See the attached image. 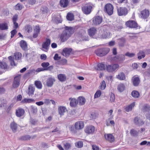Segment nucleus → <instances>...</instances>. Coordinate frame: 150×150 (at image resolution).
<instances>
[{"mask_svg": "<svg viewBox=\"0 0 150 150\" xmlns=\"http://www.w3.org/2000/svg\"><path fill=\"white\" fill-rule=\"evenodd\" d=\"M55 81V78L52 76H49L46 81V85L48 87H51Z\"/></svg>", "mask_w": 150, "mask_h": 150, "instance_id": "4", "label": "nucleus"}, {"mask_svg": "<svg viewBox=\"0 0 150 150\" xmlns=\"http://www.w3.org/2000/svg\"><path fill=\"white\" fill-rule=\"evenodd\" d=\"M95 69L98 70H102L105 69V65L102 63L98 64Z\"/></svg>", "mask_w": 150, "mask_h": 150, "instance_id": "31", "label": "nucleus"}, {"mask_svg": "<svg viewBox=\"0 0 150 150\" xmlns=\"http://www.w3.org/2000/svg\"><path fill=\"white\" fill-rule=\"evenodd\" d=\"M35 88L31 85L29 86L28 88V94L29 95H33L35 91Z\"/></svg>", "mask_w": 150, "mask_h": 150, "instance_id": "29", "label": "nucleus"}, {"mask_svg": "<svg viewBox=\"0 0 150 150\" xmlns=\"http://www.w3.org/2000/svg\"><path fill=\"white\" fill-rule=\"evenodd\" d=\"M64 144V148L66 150L69 149L71 146V144L69 143H66L65 144Z\"/></svg>", "mask_w": 150, "mask_h": 150, "instance_id": "58", "label": "nucleus"}, {"mask_svg": "<svg viewBox=\"0 0 150 150\" xmlns=\"http://www.w3.org/2000/svg\"><path fill=\"white\" fill-rule=\"evenodd\" d=\"M50 65L48 62H44L41 64V66L43 68L44 70H45L47 67Z\"/></svg>", "mask_w": 150, "mask_h": 150, "instance_id": "50", "label": "nucleus"}, {"mask_svg": "<svg viewBox=\"0 0 150 150\" xmlns=\"http://www.w3.org/2000/svg\"><path fill=\"white\" fill-rule=\"evenodd\" d=\"M67 110L66 108L64 106L59 107L58 108V111L59 114L61 115H62Z\"/></svg>", "mask_w": 150, "mask_h": 150, "instance_id": "24", "label": "nucleus"}, {"mask_svg": "<svg viewBox=\"0 0 150 150\" xmlns=\"http://www.w3.org/2000/svg\"><path fill=\"white\" fill-rule=\"evenodd\" d=\"M28 2L29 3V4L30 5H33L34 4L35 2V0H27Z\"/></svg>", "mask_w": 150, "mask_h": 150, "instance_id": "64", "label": "nucleus"}, {"mask_svg": "<svg viewBox=\"0 0 150 150\" xmlns=\"http://www.w3.org/2000/svg\"><path fill=\"white\" fill-rule=\"evenodd\" d=\"M23 6L20 4H17L15 6V8L16 10H20L22 9Z\"/></svg>", "mask_w": 150, "mask_h": 150, "instance_id": "52", "label": "nucleus"}, {"mask_svg": "<svg viewBox=\"0 0 150 150\" xmlns=\"http://www.w3.org/2000/svg\"><path fill=\"white\" fill-rule=\"evenodd\" d=\"M35 101L34 99H32L25 98L21 101L22 103H33Z\"/></svg>", "mask_w": 150, "mask_h": 150, "instance_id": "37", "label": "nucleus"}, {"mask_svg": "<svg viewBox=\"0 0 150 150\" xmlns=\"http://www.w3.org/2000/svg\"><path fill=\"white\" fill-rule=\"evenodd\" d=\"M8 29V25L5 23H0V30H4Z\"/></svg>", "mask_w": 150, "mask_h": 150, "instance_id": "35", "label": "nucleus"}, {"mask_svg": "<svg viewBox=\"0 0 150 150\" xmlns=\"http://www.w3.org/2000/svg\"><path fill=\"white\" fill-rule=\"evenodd\" d=\"M95 130V127L93 125H89L86 127L85 129V132L87 133L92 134Z\"/></svg>", "mask_w": 150, "mask_h": 150, "instance_id": "12", "label": "nucleus"}, {"mask_svg": "<svg viewBox=\"0 0 150 150\" xmlns=\"http://www.w3.org/2000/svg\"><path fill=\"white\" fill-rule=\"evenodd\" d=\"M125 89V86L124 84L120 83L118 85L117 89L120 92H122Z\"/></svg>", "mask_w": 150, "mask_h": 150, "instance_id": "32", "label": "nucleus"}, {"mask_svg": "<svg viewBox=\"0 0 150 150\" xmlns=\"http://www.w3.org/2000/svg\"><path fill=\"white\" fill-rule=\"evenodd\" d=\"M20 45L24 50H26L27 48V45L26 42L23 40H21L20 42Z\"/></svg>", "mask_w": 150, "mask_h": 150, "instance_id": "25", "label": "nucleus"}, {"mask_svg": "<svg viewBox=\"0 0 150 150\" xmlns=\"http://www.w3.org/2000/svg\"><path fill=\"white\" fill-rule=\"evenodd\" d=\"M110 101L111 103L114 102L115 99L114 94L112 93H111L110 94Z\"/></svg>", "mask_w": 150, "mask_h": 150, "instance_id": "57", "label": "nucleus"}, {"mask_svg": "<svg viewBox=\"0 0 150 150\" xmlns=\"http://www.w3.org/2000/svg\"><path fill=\"white\" fill-rule=\"evenodd\" d=\"M20 79L21 77L20 76H17L14 78L12 85L14 88H17L19 86Z\"/></svg>", "mask_w": 150, "mask_h": 150, "instance_id": "10", "label": "nucleus"}, {"mask_svg": "<svg viewBox=\"0 0 150 150\" xmlns=\"http://www.w3.org/2000/svg\"><path fill=\"white\" fill-rule=\"evenodd\" d=\"M37 108L36 107L32 105L30 107V110L34 113H36L37 112Z\"/></svg>", "mask_w": 150, "mask_h": 150, "instance_id": "53", "label": "nucleus"}, {"mask_svg": "<svg viewBox=\"0 0 150 150\" xmlns=\"http://www.w3.org/2000/svg\"><path fill=\"white\" fill-rule=\"evenodd\" d=\"M104 10L109 15H111L113 13V7L110 4H107L105 6Z\"/></svg>", "mask_w": 150, "mask_h": 150, "instance_id": "3", "label": "nucleus"}, {"mask_svg": "<svg viewBox=\"0 0 150 150\" xmlns=\"http://www.w3.org/2000/svg\"><path fill=\"white\" fill-rule=\"evenodd\" d=\"M61 57L59 56L57 54H56L54 57V59L55 60H58L61 59Z\"/></svg>", "mask_w": 150, "mask_h": 150, "instance_id": "62", "label": "nucleus"}, {"mask_svg": "<svg viewBox=\"0 0 150 150\" xmlns=\"http://www.w3.org/2000/svg\"><path fill=\"white\" fill-rule=\"evenodd\" d=\"M134 122L136 125L138 126H142L144 124L143 121L139 117H137L134 118Z\"/></svg>", "mask_w": 150, "mask_h": 150, "instance_id": "16", "label": "nucleus"}, {"mask_svg": "<svg viewBox=\"0 0 150 150\" xmlns=\"http://www.w3.org/2000/svg\"><path fill=\"white\" fill-rule=\"evenodd\" d=\"M55 21L57 23H62V20L60 15H59L58 17H57L56 18Z\"/></svg>", "mask_w": 150, "mask_h": 150, "instance_id": "56", "label": "nucleus"}, {"mask_svg": "<svg viewBox=\"0 0 150 150\" xmlns=\"http://www.w3.org/2000/svg\"><path fill=\"white\" fill-rule=\"evenodd\" d=\"M65 30L63 31L60 35V38L62 42L66 41L71 36L73 32L72 27L66 26L64 27Z\"/></svg>", "mask_w": 150, "mask_h": 150, "instance_id": "1", "label": "nucleus"}, {"mask_svg": "<svg viewBox=\"0 0 150 150\" xmlns=\"http://www.w3.org/2000/svg\"><path fill=\"white\" fill-rule=\"evenodd\" d=\"M97 32L96 28L94 27L90 28L88 31V35L93 38H94V36L96 34Z\"/></svg>", "mask_w": 150, "mask_h": 150, "instance_id": "14", "label": "nucleus"}, {"mask_svg": "<svg viewBox=\"0 0 150 150\" xmlns=\"http://www.w3.org/2000/svg\"><path fill=\"white\" fill-rule=\"evenodd\" d=\"M17 31L16 29H14L11 31V38H12L14 35L16 34Z\"/></svg>", "mask_w": 150, "mask_h": 150, "instance_id": "61", "label": "nucleus"}, {"mask_svg": "<svg viewBox=\"0 0 150 150\" xmlns=\"http://www.w3.org/2000/svg\"><path fill=\"white\" fill-rule=\"evenodd\" d=\"M11 128L12 130V131L15 132L16 131L17 127V124L14 122H12L10 125Z\"/></svg>", "mask_w": 150, "mask_h": 150, "instance_id": "33", "label": "nucleus"}, {"mask_svg": "<svg viewBox=\"0 0 150 150\" xmlns=\"http://www.w3.org/2000/svg\"><path fill=\"white\" fill-rule=\"evenodd\" d=\"M112 59L119 63H121L125 59V56L122 54H119L113 57Z\"/></svg>", "mask_w": 150, "mask_h": 150, "instance_id": "9", "label": "nucleus"}, {"mask_svg": "<svg viewBox=\"0 0 150 150\" xmlns=\"http://www.w3.org/2000/svg\"><path fill=\"white\" fill-rule=\"evenodd\" d=\"M35 84L37 88L40 89L42 88V85L40 81H35Z\"/></svg>", "mask_w": 150, "mask_h": 150, "instance_id": "41", "label": "nucleus"}, {"mask_svg": "<svg viewBox=\"0 0 150 150\" xmlns=\"http://www.w3.org/2000/svg\"><path fill=\"white\" fill-rule=\"evenodd\" d=\"M149 15V10L144 9L141 11L140 16L143 19H145L148 17Z\"/></svg>", "mask_w": 150, "mask_h": 150, "instance_id": "13", "label": "nucleus"}, {"mask_svg": "<svg viewBox=\"0 0 150 150\" xmlns=\"http://www.w3.org/2000/svg\"><path fill=\"white\" fill-rule=\"evenodd\" d=\"M118 44L119 46L123 47L124 46L126 40L124 38H121L117 39Z\"/></svg>", "mask_w": 150, "mask_h": 150, "instance_id": "22", "label": "nucleus"}, {"mask_svg": "<svg viewBox=\"0 0 150 150\" xmlns=\"http://www.w3.org/2000/svg\"><path fill=\"white\" fill-rule=\"evenodd\" d=\"M6 104L4 100H0V107L6 106Z\"/></svg>", "mask_w": 150, "mask_h": 150, "instance_id": "63", "label": "nucleus"}, {"mask_svg": "<svg viewBox=\"0 0 150 150\" xmlns=\"http://www.w3.org/2000/svg\"><path fill=\"white\" fill-rule=\"evenodd\" d=\"M86 100L84 98L79 97L78 98V101L80 105H83L85 103Z\"/></svg>", "mask_w": 150, "mask_h": 150, "instance_id": "42", "label": "nucleus"}, {"mask_svg": "<svg viewBox=\"0 0 150 150\" xmlns=\"http://www.w3.org/2000/svg\"><path fill=\"white\" fill-rule=\"evenodd\" d=\"M72 51L71 48H64L62 52V54L66 57H68Z\"/></svg>", "mask_w": 150, "mask_h": 150, "instance_id": "17", "label": "nucleus"}, {"mask_svg": "<svg viewBox=\"0 0 150 150\" xmlns=\"http://www.w3.org/2000/svg\"><path fill=\"white\" fill-rule=\"evenodd\" d=\"M132 96L134 98H138L139 97V92L136 91H133L131 93Z\"/></svg>", "mask_w": 150, "mask_h": 150, "instance_id": "39", "label": "nucleus"}, {"mask_svg": "<svg viewBox=\"0 0 150 150\" xmlns=\"http://www.w3.org/2000/svg\"><path fill=\"white\" fill-rule=\"evenodd\" d=\"M84 126V123L81 121H79L76 123L75 127L76 129H80L83 128Z\"/></svg>", "mask_w": 150, "mask_h": 150, "instance_id": "18", "label": "nucleus"}, {"mask_svg": "<svg viewBox=\"0 0 150 150\" xmlns=\"http://www.w3.org/2000/svg\"><path fill=\"white\" fill-rule=\"evenodd\" d=\"M135 105V102H133L130 105L127 106L125 108V110L127 112H129L131 111L132 108H134Z\"/></svg>", "mask_w": 150, "mask_h": 150, "instance_id": "30", "label": "nucleus"}, {"mask_svg": "<svg viewBox=\"0 0 150 150\" xmlns=\"http://www.w3.org/2000/svg\"><path fill=\"white\" fill-rule=\"evenodd\" d=\"M109 36V33L106 31H104L103 33L101 35V37L103 38H108Z\"/></svg>", "mask_w": 150, "mask_h": 150, "instance_id": "49", "label": "nucleus"}, {"mask_svg": "<svg viewBox=\"0 0 150 150\" xmlns=\"http://www.w3.org/2000/svg\"><path fill=\"white\" fill-rule=\"evenodd\" d=\"M92 6H91L86 5L82 7V10L83 13L86 14H89L91 11Z\"/></svg>", "mask_w": 150, "mask_h": 150, "instance_id": "7", "label": "nucleus"}, {"mask_svg": "<svg viewBox=\"0 0 150 150\" xmlns=\"http://www.w3.org/2000/svg\"><path fill=\"white\" fill-rule=\"evenodd\" d=\"M67 19L70 21H72L74 20V16L71 13H68L67 16Z\"/></svg>", "mask_w": 150, "mask_h": 150, "instance_id": "44", "label": "nucleus"}, {"mask_svg": "<svg viewBox=\"0 0 150 150\" xmlns=\"http://www.w3.org/2000/svg\"><path fill=\"white\" fill-rule=\"evenodd\" d=\"M25 112V110L23 109L18 108L16 110V114L17 117H20L23 115Z\"/></svg>", "mask_w": 150, "mask_h": 150, "instance_id": "19", "label": "nucleus"}, {"mask_svg": "<svg viewBox=\"0 0 150 150\" xmlns=\"http://www.w3.org/2000/svg\"><path fill=\"white\" fill-rule=\"evenodd\" d=\"M69 100H70V105L71 107H74L76 106V100L74 98H69Z\"/></svg>", "mask_w": 150, "mask_h": 150, "instance_id": "38", "label": "nucleus"}, {"mask_svg": "<svg viewBox=\"0 0 150 150\" xmlns=\"http://www.w3.org/2000/svg\"><path fill=\"white\" fill-rule=\"evenodd\" d=\"M102 94V92L100 90L97 91L94 95V98H96L100 97Z\"/></svg>", "mask_w": 150, "mask_h": 150, "instance_id": "47", "label": "nucleus"}, {"mask_svg": "<svg viewBox=\"0 0 150 150\" xmlns=\"http://www.w3.org/2000/svg\"><path fill=\"white\" fill-rule=\"evenodd\" d=\"M14 56L15 57V59L18 60L21 58L22 57V54L20 52H17L15 53Z\"/></svg>", "mask_w": 150, "mask_h": 150, "instance_id": "45", "label": "nucleus"}, {"mask_svg": "<svg viewBox=\"0 0 150 150\" xmlns=\"http://www.w3.org/2000/svg\"><path fill=\"white\" fill-rule=\"evenodd\" d=\"M119 66L118 64L108 65L107 66L106 70L109 72H112L119 68Z\"/></svg>", "mask_w": 150, "mask_h": 150, "instance_id": "8", "label": "nucleus"}, {"mask_svg": "<svg viewBox=\"0 0 150 150\" xmlns=\"http://www.w3.org/2000/svg\"><path fill=\"white\" fill-rule=\"evenodd\" d=\"M110 27L111 28L115 30H119L122 28V27L121 26H115L114 24H112L110 26Z\"/></svg>", "mask_w": 150, "mask_h": 150, "instance_id": "43", "label": "nucleus"}, {"mask_svg": "<svg viewBox=\"0 0 150 150\" xmlns=\"http://www.w3.org/2000/svg\"><path fill=\"white\" fill-rule=\"evenodd\" d=\"M109 50L110 49L108 48L99 49L95 51V53L97 55L102 57L107 54Z\"/></svg>", "mask_w": 150, "mask_h": 150, "instance_id": "2", "label": "nucleus"}, {"mask_svg": "<svg viewBox=\"0 0 150 150\" xmlns=\"http://www.w3.org/2000/svg\"><path fill=\"white\" fill-rule=\"evenodd\" d=\"M106 87V85L105 82L104 81H103L101 83H100V88L102 90H103L105 89Z\"/></svg>", "mask_w": 150, "mask_h": 150, "instance_id": "46", "label": "nucleus"}, {"mask_svg": "<svg viewBox=\"0 0 150 150\" xmlns=\"http://www.w3.org/2000/svg\"><path fill=\"white\" fill-rule=\"evenodd\" d=\"M76 146L78 148H81L83 146V143L81 141H79L75 144Z\"/></svg>", "mask_w": 150, "mask_h": 150, "instance_id": "55", "label": "nucleus"}, {"mask_svg": "<svg viewBox=\"0 0 150 150\" xmlns=\"http://www.w3.org/2000/svg\"><path fill=\"white\" fill-rule=\"evenodd\" d=\"M69 3L68 0H61L60 4L61 6L63 8L66 7Z\"/></svg>", "mask_w": 150, "mask_h": 150, "instance_id": "28", "label": "nucleus"}, {"mask_svg": "<svg viewBox=\"0 0 150 150\" xmlns=\"http://www.w3.org/2000/svg\"><path fill=\"white\" fill-rule=\"evenodd\" d=\"M103 20L102 18L100 16H97L94 17L93 21V24L98 25L100 24Z\"/></svg>", "mask_w": 150, "mask_h": 150, "instance_id": "15", "label": "nucleus"}, {"mask_svg": "<svg viewBox=\"0 0 150 150\" xmlns=\"http://www.w3.org/2000/svg\"><path fill=\"white\" fill-rule=\"evenodd\" d=\"M50 44V40L49 39H46L45 42L43 43L42 45V50L45 52H47Z\"/></svg>", "mask_w": 150, "mask_h": 150, "instance_id": "6", "label": "nucleus"}, {"mask_svg": "<svg viewBox=\"0 0 150 150\" xmlns=\"http://www.w3.org/2000/svg\"><path fill=\"white\" fill-rule=\"evenodd\" d=\"M36 137V135H35L33 136L30 137L29 135H25L22 137V139L23 140H30L35 138Z\"/></svg>", "mask_w": 150, "mask_h": 150, "instance_id": "34", "label": "nucleus"}, {"mask_svg": "<svg viewBox=\"0 0 150 150\" xmlns=\"http://www.w3.org/2000/svg\"><path fill=\"white\" fill-rule=\"evenodd\" d=\"M57 78L60 81L64 82L66 80L67 77L64 74H59L57 75Z\"/></svg>", "mask_w": 150, "mask_h": 150, "instance_id": "23", "label": "nucleus"}, {"mask_svg": "<svg viewBox=\"0 0 150 150\" xmlns=\"http://www.w3.org/2000/svg\"><path fill=\"white\" fill-rule=\"evenodd\" d=\"M142 110L144 112H148L150 110V107L149 105L146 104L143 106Z\"/></svg>", "mask_w": 150, "mask_h": 150, "instance_id": "36", "label": "nucleus"}, {"mask_svg": "<svg viewBox=\"0 0 150 150\" xmlns=\"http://www.w3.org/2000/svg\"><path fill=\"white\" fill-rule=\"evenodd\" d=\"M104 137L106 140L110 142H112L114 141V137L111 134H105Z\"/></svg>", "mask_w": 150, "mask_h": 150, "instance_id": "20", "label": "nucleus"}, {"mask_svg": "<svg viewBox=\"0 0 150 150\" xmlns=\"http://www.w3.org/2000/svg\"><path fill=\"white\" fill-rule=\"evenodd\" d=\"M116 78L120 80H123L125 79V76L123 72H121L117 75Z\"/></svg>", "mask_w": 150, "mask_h": 150, "instance_id": "26", "label": "nucleus"}, {"mask_svg": "<svg viewBox=\"0 0 150 150\" xmlns=\"http://www.w3.org/2000/svg\"><path fill=\"white\" fill-rule=\"evenodd\" d=\"M117 12L119 16H125L127 13V10L125 7H120L117 8Z\"/></svg>", "mask_w": 150, "mask_h": 150, "instance_id": "5", "label": "nucleus"}, {"mask_svg": "<svg viewBox=\"0 0 150 150\" xmlns=\"http://www.w3.org/2000/svg\"><path fill=\"white\" fill-rule=\"evenodd\" d=\"M25 30L28 33L32 32V26L30 25H27L25 27Z\"/></svg>", "mask_w": 150, "mask_h": 150, "instance_id": "48", "label": "nucleus"}, {"mask_svg": "<svg viewBox=\"0 0 150 150\" xmlns=\"http://www.w3.org/2000/svg\"><path fill=\"white\" fill-rule=\"evenodd\" d=\"M125 55L129 57H132L134 56L135 54L134 53H130L129 52H127L125 54Z\"/></svg>", "mask_w": 150, "mask_h": 150, "instance_id": "60", "label": "nucleus"}, {"mask_svg": "<svg viewBox=\"0 0 150 150\" xmlns=\"http://www.w3.org/2000/svg\"><path fill=\"white\" fill-rule=\"evenodd\" d=\"M40 31V28L39 26L36 25L34 29V33L33 37L34 38H36Z\"/></svg>", "mask_w": 150, "mask_h": 150, "instance_id": "21", "label": "nucleus"}, {"mask_svg": "<svg viewBox=\"0 0 150 150\" xmlns=\"http://www.w3.org/2000/svg\"><path fill=\"white\" fill-rule=\"evenodd\" d=\"M138 59H141L142 58H143L145 57L144 52L143 51L139 52L138 54Z\"/></svg>", "mask_w": 150, "mask_h": 150, "instance_id": "40", "label": "nucleus"}, {"mask_svg": "<svg viewBox=\"0 0 150 150\" xmlns=\"http://www.w3.org/2000/svg\"><path fill=\"white\" fill-rule=\"evenodd\" d=\"M130 133L131 135L133 136H137L139 133V132H137L134 129H132L131 130Z\"/></svg>", "mask_w": 150, "mask_h": 150, "instance_id": "54", "label": "nucleus"}, {"mask_svg": "<svg viewBox=\"0 0 150 150\" xmlns=\"http://www.w3.org/2000/svg\"><path fill=\"white\" fill-rule=\"evenodd\" d=\"M41 10L43 13H47L48 9L47 7L44 6L42 7Z\"/></svg>", "mask_w": 150, "mask_h": 150, "instance_id": "59", "label": "nucleus"}, {"mask_svg": "<svg viewBox=\"0 0 150 150\" xmlns=\"http://www.w3.org/2000/svg\"><path fill=\"white\" fill-rule=\"evenodd\" d=\"M126 25L129 28H137L138 27V25L136 22L134 21H129L126 23Z\"/></svg>", "mask_w": 150, "mask_h": 150, "instance_id": "11", "label": "nucleus"}, {"mask_svg": "<svg viewBox=\"0 0 150 150\" xmlns=\"http://www.w3.org/2000/svg\"><path fill=\"white\" fill-rule=\"evenodd\" d=\"M7 67V65L5 62H0V69H5Z\"/></svg>", "mask_w": 150, "mask_h": 150, "instance_id": "51", "label": "nucleus"}, {"mask_svg": "<svg viewBox=\"0 0 150 150\" xmlns=\"http://www.w3.org/2000/svg\"><path fill=\"white\" fill-rule=\"evenodd\" d=\"M140 83V79L138 77H133V83L135 86H137Z\"/></svg>", "mask_w": 150, "mask_h": 150, "instance_id": "27", "label": "nucleus"}]
</instances>
